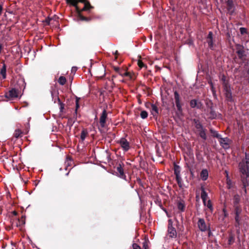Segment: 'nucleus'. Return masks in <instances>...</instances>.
<instances>
[{"instance_id":"obj_1","label":"nucleus","mask_w":249,"mask_h":249,"mask_svg":"<svg viewBox=\"0 0 249 249\" xmlns=\"http://www.w3.org/2000/svg\"><path fill=\"white\" fill-rule=\"evenodd\" d=\"M239 168L240 173L244 177H249V164L242 160L239 164Z\"/></svg>"},{"instance_id":"obj_2","label":"nucleus","mask_w":249,"mask_h":249,"mask_svg":"<svg viewBox=\"0 0 249 249\" xmlns=\"http://www.w3.org/2000/svg\"><path fill=\"white\" fill-rule=\"evenodd\" d=\"M197 225L198 228L202 232H204L207 231L208 230H210V225L207 224L203 218H199L197 222Z\"/></svg>"},{"instance_id":"obj_3","label":"nucleus","mask_w":249,"mask_h":249,"mask_svg":"<svg viewBox=\"0 0 249 249\" xmlns=\"http://www.w3.org/2000/svg\"><path fill=\"white\" fill-rule=\"evenodd\" d=\"M168 234L171 238H175L177 236V231L173 227V221L171 219L168 220Z\"/></svg>"},{"instance_id":"obj_4","label":"nucleus","mask_w":249,"mask_h":249,"mask_svg":"<svg viewBox=\"0 0 249 249\" xmlns=\"http://www.w3.org/2000/svg\"><path fill=\"white\" fill-rule=\"evenodd\" d=\"M174 99L178 111L181 113L182 111V105L180 103L179 95L177 91L174 92Z\"/></svg>"},{"instance_id":"obj_5","label":"nucleus","mask_w":249,"mask_h":249,"mask_svg":"<svg viewBox=\"0 0 249 249\" xmlns=\"http://www.w3.org/2000/svg\"><path fill=\"white\" fill-rule=\"evenodd\" d=\"M18 90L13 88L10 90L8 92L5 94V97L10 99H14L18 97Z\"/></svg>"},{"instance_id":"obj_6","label":"nucleus","mask_w":249,"mask_h":249,"mask_svg":"<svg viewBox=\"0 0 249 249\" xmlns=\"http://www.w3.org/2000/svg\"><path fill=\"white\" fill-rule=\"evenodd\" d=\"M119 143L124 150L127 151L130 148L129 142L124 138H122L119 141Z\"/></svg>"},{"instance_id":"obj_7","label":"nucleus","mask_w":249,"mask_h":249,"mask_svg":"<svg viewBox=\"0 0 249 249\" xmlns=\"http://www.w3.org/2000/svg\"><path fill=\"white\" fill-rule=\"evenodd\" d=\"M227 9L229 13L232 14L235 10L233 0H228L227 1Z\"/></svg>"},{"instance_id":"obj_8","label":"nucleus","mask_w":249,"mask_h":249,"mask_svg":"<svg viewBox=\"0 0 249 249\" xmlns=\"http://www.w3.org/2000/svg\"><path fill=\"white\" fill-rule=\"evenodd\" d=\"M235 209V219L237 224L239 225L240 221V214L242 212V209L240 207H236Z\"/></svg>"},{"instance_id":"obj_9","label":"nucleus","mask_w":249,"mask_h":249,"mask_svg":"<svg viewBox=\"0 0 249 249\" xmlns=\"http://www.w3.org/2000/svg\"><path fill=\"white\" fill-rule=\"evenodd\" d=\"M219 142L221 145L225 149H228L229 147L230 140L228 138H220Z\"/></svg>"},{"instance_id":"obj_10","label":"nucleus","mask_w":249,"mask_h":249,"mask_svg":"<svg viewBox=\"0 0 249 249\" xmlns=\"http://www.w3.org/2000/svg\"><path fill=\"white\" fill-rule=\"evenodd\" d=\"M236 53L239 58H242L244 56L245 51L242 45L237 44L236 45Z\"/></svg>"},{"instance_id":"obj_11","label":"nucleus","mask_w":249,"mask_h":249,"mask_svg":"<svg viewBox=\"0 0 249 249\" xmlns=\"http://www.w3.org/2000/svg\"><path fill=\"white\" fill-rule=\"evenodd\" d=\"M224 87V90L225 92L226 97L230 100L231 99V92L230 87L228 83H225L223 85Z\"/></svg>"},{"instance_id":"obj_12","label":"nucleus","mask_w":249,"mask_h":249,"mask_svg":"<svg viewBox=\"0 0 249 249\" xmlns=\"http://www.w3.org/2000/svg\"><path fill=\"white\" fill-rule=\"evenodd\" d=\"M107 117V111L105 109H104L102 113L101 116L100 118V124L101 126L102 127H104L105 126V123H106Z\"/></svg>"},{"instance_id":"obj_13","label":"nucleus","mask_w":249,"mask_h":249,"mask_svg":"<svg viewBox=\"0 0 249 249\" xmlns=\"http://www.w3.org/2000/svg\"><path fill=\"white\" fill-rule=\"evenodd\" d=\"M207 42L208 43L209 47L211 49L213 48V33L210 32L207 38Z\"/></svg>"},{"instance_id":"obj_14","label":"nucleus","mask_w":249,"mask_h":249,"mask_svg":"<svg viewBox=\"0 0 249 249\" xmlns=\"http://www.w3.org/2000/svg\"><path fill=\"white\" fill-rule=\"evenodd\" d=\"M201 197L203 201V203H205L206 201L208 199V194L205 190V189L203 187H201Z\"/></svg>"},{"instance_id":"obj_15","label":"nucleus","mask_w":249,"mask_h":249,"mask_svg":"<svg viewBox=\"0 0 249 249\" xmlns=\"http://www.w3.org/2000/svg\"><path fill=\"white\" fill-rule=\"evenodd\" d=\"M201 106V103L200 102H197V101L195 99L192 100L190 101V106L192 108L196 107L198 108L200 107Z\"/></svg>"},{"instance_id":"obj_16","label":"nucleus","mask_w":249,"mask_h":249,"mask_svg":"<svg viewBox=\"0 0 249 249\" xmlns=\"http://www.w3.org/2000/svg\"><path fill=\"white\" fill-rule=\"evenodd\" d=\"M151 112L154 116H156L159 114L158 108L154 104L151 105Z\"/></svg>"},{"instance_id":"obj_17","label":"nucleus","mask_w":249,"mask_h":249,"mask_svg":"<svg viewBox=\"0 0 249 249\" xmlns=\"http://www.w3.org/2000/svg\"><path fill=\"white\" fill-rule=\"evenodd\" d=\"M200 177L203 180H206L208 177V172L207 169H203L200 173Z\"/></svg>"},{"instance_id":"obj_18","label":"nucleus","mask_w":249,"mask_h":249,"mask_svg":"<svg viewBox=\"0 0 249 249\" xmlns=\"http://www.w3.org/2000/svg\"><path fill=\"white\" fill-rule=\"evenodd\" d=\"M240 196L238 195H234L233 198V206L234 208H235L236 207H240L238 206V204L240 202Z\"/></svg>"},{"instance_id":"obj_19","label":"nucleus","mask_w":249,"mask_h":249,"mask_svg":"<svg viewBox=\"0 0 249 249\" xmlns=\"http://www.w3.org/2000/svg\"><path fill=\"white\" fill-rule=\"evenodd\" d=\"M117 171L118 173H119V177L120 178H125V176L124 175V170L121 164H119V166H117Z\"/></svg>"},{"instance_id":"obj_20","label":"nucleus","mask_w":249,"mask_h":249,"mask_svg":"<svg viewBox=\"0 0 249 249\" xmlns=\"http://www.w3.org/2000/svg\"><path fill=\"white\" fill-rule=\"evenodd\" d=\"M0 73L2 75L3 79H5L6 77V66L3 64L2 68L0 69Z\"/></svg>"},{"instance_id":"obj_21","label":"nucleus","mask_w":249,"mask_h":249,"mask_svg":"<svg viewBox=\"0 0 249 249\" xmlns=\"http://www.w3.org/2000/svg\"><path fill=\"white\" fill-rule=\"evenodd\" d=\"M208 111L209 113L208 114V116L210 119H213L216 118V114L215 111L213 110L212 108H210Z\"/></svg>"},{"instance_id":"obj_22","label":"nucleus","mask_w":249,"mask_h":249,"mask_svg":"<svg viewBox=\"0 0 249 249\" xmlns=\"http://www.w3.org/2000/svg\"><path fill=\"white\" fill-rule=\"evenodd\" d=\"M174 171L176 177L180 176V167L175 163H174Z\"/></svg>"},{"instance_id":"obj_23","label":"nucleus","mask_w":249,"mask_h":249,"mask_svg":"<svg viewBox=\"0 0 249 249\" xmlns=\"http://www.w3.org/2000/svg\"><path fill=\"white\" fill-rule=\"evenodd\" d=\"M194 121H195V124H196V126H195L198 132H199L200 131H202L203 129H204V128H203L202 125L199 123L198 120H195Z\"/></svg>"},{"instance_id":"obj_24","label":"nucleus","mask_w":249,"mask_h":249,"mask_svg":"<svg viewBox=\"0 0 249 249\" xmlns=\"http://www.w3.org/2000/svg\"><path fill=\"white\" fill-rule=\"evenodd\" d=\"M226 173L227 174V186L228 189H231L233 186V184L231 180L229 177L228 173L226 171Z\"/></svg>"},{"instance_id":"obj_25","label":"nucleus","mask_w":249,"mask_h":249,"mask_svg":"<svg viewBox=\"0 0 249 249\" xmlns=\"http://www.w3.org/2000/svg\"><path fill=\"white\" fill-rule=\"evenodd\" d=\"M206 129H204L202 131H200L199 132V134L200 137L203 139V140H206L207 139V136L206 134Z\"/></svg>"},{"instance_id":"obj_26","label":"nucleus","mask_w":249,"mask_h":249,"mask_svg":"<svg viewBox=\"0 0 249 249\" xmlns=\"http://www.w3.org/2000/svg\"><path fill=\"white\" fill-rule=\"evenodd\" d=\"M88 134V132L86 130L84 129L82 131L80 135V138L82 141H84Z\"/></svg>"},{"instance_id":"obj_27","label":"nucleus","mask_w":249,"mask_h":249,"mask_svg":"<svg viewBox=\"0 0 249 249\" xmlns=\"http://www.w3.org/2000/svg\"><path fill=\"white\" fill-rule=\"evenodd\" d=\"M176 180L178 182V184L180 188H182L183 186V182L182 180V178L180 176L176 177Z\"/></svg>"},{"instance_id":"obj_28","label":"nucleus","mask_w":249,"mask_h":249,"mask_svg":"<svg viewBox=\"0 0 249 249\" xmlns=\"http://www.w3.org/2000/svg\"><path fill=\"white\" fill-rule=\"evenodd\" d=\"M21 134L22 132L20 130L16 129L14 133V136L16 138L18 139L21 136Z\"/></svg>"},{"instance_id":"obj_29","label":"nucleus","mask_w":249,"mask_h":249,"mask_svg":"<svg viewBox=\"0 0 249 249\" xmlns=\"http://www.w3.org/2000/svg\"><path fill=\"white\" fill-rule=\"evenodd\" d=\"M203 204L205 206L207 207L210 210H213V206L210 200L206 201V202L203 203Z\"/></svg>"},{"instance_id":"obj_30","label":"nucleus","mask_w":249,"mask_h":249,"mask_svg":"<svg viewBox=\"0 0 249 249\" xmlns=\"http://www.w3.org/2000/svg\"><path fill=\"white\" fill-rule=\"evenodd\" d=\"M235 238L233 234H231L228 239V244L231 245L234 242Z\"/></svg>"},{"instance_id":"obj_31","label":"nucleus","mask_w":249,"mask_h":249,"mask_svg":"<svg viewBox=\"0 0 249 249\" xmlns=\"http://www.w3.org/2000/svg\"><path fill=\"white\" fill-rule=\"evenodd\" d=\"M58 82L61 85H64L66 82V79L64 76H60Z\"/></svg>"},{"instance_id":"obj_32","label":"nucleus","mask_w":249,"mask_h":249,"mask_svg":"<svg viewBox=\"0 0 249 249\" xmlns=\"http://www.w3.org/2000/svg\"><path fill=\"white\" fill-rule=\"evenodd\" d=\"M178 208L179 210L183 212L184 209V205L181 202H178L177 204Z\"/></svg>"},{"instance_id":"obj_33","label":"nucleus","mask_w":249,"mask_h":249,"mask_svg":"<svg viewBox=\"0 0 249 249\" xmlns=\"http://www.w3.org/2000/svg\"><path fill=\"white\" fill-rule=\"evenodd\" d=\"M18 84L19 85L21 86V88H23V89H24L26 87V83L25 82L24 79H21L18 81Z\"/></svg>"},{"instance_id":"obj_34","label":"nucleus","mask_w":249,"mask_h":249,"mask_svg":"<svg viewBox=\"0 0 249 249\" xmlns=\"http://www.w3.org/2000/svg\"><path fill=\"white\" fill-rule=\"evenodd\" d=\"M140 116L142 119H146L148 116V113L146 111L143 110L141 112Z\"/></svg>"},{"instance_id":"obj_35","label":"nucleus","mask_w":249,"mask_h":249,"mask_svg":"<svg viewBox=\"0 0 249 249\" xmlns=\"http://www.w3.org/2000/svg\"><path fill=\"white\" fill-rule=\"evenodd\" d=\"M92 8L91 6L90 5V3L89 2H86L85 3V6L84 8H83L82 10H87L89 9L90 8Z\"/></svg>"},{"instance_id":"obj_36","label":"nucleus","mask_w":249,"mask_h":249,"mask_svg":"<svg viewBox=\"0 0 249 249\" xmlns=\"http://www.w3.org/2000/svg\"><path fill=\"white\" fill-rule=\"evenodd\" d=\"M67 2L71 3V5L75 7L77 6V4L78 2V0H67Z\"/></svg>"},{"instance_id":"obj_37","label":"nucleus","mask_w":249,"mask_h":249,"mask_svg":"<svg viewBox=\"0 0 249 249\" xmlns=\"http://www.w3.org/2000/svg\"><path fill=\"white\" fill-rule=\"evenodd\" d=\"M210 131L214 137L217 138H220V137H221V135L219 134L217 131L213 130L212 129L210 130Z\"/></svg>"},{"instance_id":"obj_38","label":"nucleus","mask_w":249,"mask_h":249,"mask_svg":"<svg viewBox=\"0 0 249 249\" xmlns=\"http://www.w3.org/2000/svg\"><path fill=\"white\" fill-rule=\"evenodd\" d=\"M222 220H224L225 218L227 217L228 216V213L225 208H224L222 210Z\"/></svg>"},{"instance_id":"obj_39","label":"nucleus","mask_w":249,"mask_h":249,"mask_svg":"<svg viewBox=\"0 0 249 249\" xmlns=\"http://www.w3.org/2000/svg\"><path fill=\"white\" fill-rule=\"evenodd\" d=\"M138 65L141 69L142 68H146V66L143 64V63L141 60H138Z\"/></svg>"},{"instance_id":"obj_40","label":"nucleus","mask_w":249,"mask_h":249,"mask_svg":"<svg viewBox=\"0 0 249 249\" xmlns=\"http://www.w3.org/2000/svg\"><path fill=\"white\" fill-rule=\"evenodd\" d=\"M119 74L122 76H128L130 78H131L130 74L128 72H124L123 73L122 72H119Z\"/></svg>"},{"instance_id":"obj_41","label":"nucleus","mask_w":249,"mask_h":249,"mask_svg":"<svg viewBox=\"0 0 249 249\" xmlns=\"http://www.w3.org/2000/svg\"><path fill=\"white\" fill-rule=\"evenodd\" d=\"M246 163L249 164V153H246L245 155V160H244Z\"/></svg>"},{"instance_id":"obj_42","label":"nucleus","mask_w":249,"mask_h":249,"mask_svg":"<svg viewBox=\"0 0 249 249\" xmlns=\"http://www.w3.org/2000/svg\"><path fill=\"white\" fill-rule=\"evenodd\" d=\"M240 31L242 35H243L247 33V29L245 28L241 27L240 28Z\"/></svg>"},{"instance_id":"obj_43","label":"nucleus","mask_w":249,"mask_h":249,"mask_svg":"<svg viewBox=\"0 0 249 249\" xmlns=\"http://www.w3.org/2000/svg\"><path fill=\"white\" fill-rule=\"evenodd\" d=\"M58 101H59V104H60V111H61V112H62V111H63V109H64V104H62V103L60 102V101L59 99H58Z\"/></svg>"},{"instance_id":"obj_44","label":"nucleus","mask_w":249,"mask_h":249,"mask_svg":"<svg viewBox=\"0 0 249 249\" xmlns=\"http://www.w3.org/2000/svg\"><path fill=\"white\" fill-rule=\"evenodd\" d=\"M132 247H133V249H140V247L137 244H133L132 245Z\"/></svg>"},{"instance_id":"obj_45","label":"nucleus","mask_w":249,"mask_h":249,"mask_svg":"<svg viewBox=\"0 0 249 249\" xmlns=\"http://www.w3.org/2000/svg\"><path fill=\"white\" fill-rule=\"evenodd\" d=\"M79 105L78 104V99H76V109H75V113H77V109L79 108Z\"/></svg>"},{"instance_id":"obj_46","label":"nucleus","mask_w":249,"mask_h":249,"mask_svg":"<svg viewBox=\"0 0 249 249\" xmlns=\"http://www.w3.org/2000/svg\"><path fill=\"white\" fill-rule=\"evenodd\" d=\"M222 81H223V85H224L225 83H228L227 82H226V77L225 76H222Z\"/></svg>"},{"instance_id":"obj_47","label":"nucleus","mask_w":249,"mask_h":249,"mask_svg":"<svg viewBox=\"0 0 249 249\" xmlns=\"http://www.w3.org/2000/svg\"><path fill=\"white\" fill-rule=\"evenodd\" d=\"M143 247H144V249H147V244H146V242L143 243Z\"/></svg>"},{"instance_id":"obj_48","label":"nucleus","mask_w":249,"mask_h":249,"mask_svg":"<svg viewBox=\"0 0 249 249\" xmlns=\"http://www.w3.org/2000/svg\"><path fill=\"white\" fill-rule=\"evenodd\" d=\"M77 70V68L76 67H72L71 69V71L74 72Z\"/></svg>"},{"instance_id":"obj_49","label":"nucleus","mask_w":249,"mask_h":249,"mask_svg":"<svg viewBox=\"0 0 249 249\" xmlns=\"http://www.w3.org/2000/svg\"><path fill=\"white\" fill-rule=\"evenodd\" d=\"M2 9H3V7H2V5H0V15L1 14Z\"/></svg>"},{"instance_id":"obj_50","label":"nucleus","mask_w":249,"mask_h":249,"mask_svg":"<svg viewBox=\"0 0 249 249\" xmlns=\"http://www.w3.org/2000/svg\"><path fill=\"white\" fill-rule=\"evenodd\" d=\"M78 0V2H83V3H85L86 1L85 0Z\"/></svg>"},{"instance_id":"obj_51","label":"nucleus","mask_w":249,"mask_h":249,"mask_svg":"<svg viewBox=\"0 0 249 249\" xmlns=\"http://www.w3.org/2000/svg\"><path fill=\"white\" fill-rule=\"evenodd\" d=\"M81 19L82 20H87V18H84V17H81Z\"/></svg>"},{"instance_id":"obj_52","label":"nucleus","mask_w":249,"mask_h":249,"mask_svg":"<svg viewBox=\"0 0 249 249\" xmlns=\"http://www.w3.org/2000/svg\"><path fill=\"white\" fill-rule=\"evenodd\" d=\"M209 231V233H208V235L209 236H210L211 235V231L210 230H208Z\"/></svg>"},{"instance_id":"obj_53","label":"nucleus","mask_w":249,"mask_h":249,"mask_svg":"<svg viewBox=\"0 0 249 249\" xmlns=\"http://www.w3.org/2000/svg\"><path fill=\"white\" fill-rule=\"evenodd\" d=\"M115 71H118L119 73V72H120V71H119V68H116V69H115Z\"/></svg>"},{"instance_id":"obj_54","label":"nucleus","mask_w":249,"mask_h":249,"mask_svg":"<svg viewBox=\"0 0 249 249\" xmlns=\"http://www.w3.org/2000/svg\"><path fill=\"white\" fill-rule=\"evenodd\" d=\"M243 184H244V186H246V184H245V183L244 182H243Z\"/></svg>"},{"instance_id":"obj_55","label":"nucleus","mask_w":249,"mask_h":249,"mask_svg":"<svg viewBox=\"0 0 249 249\" xmlns=\"http://www.w3.org/2000/svg\"><path fill=\"white\" fill-rule=\"evenodd\" d=\"M211 87H212V88L213 89V85L212 83H211Z\"/></svg>"}]
</instances>
